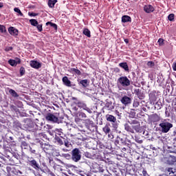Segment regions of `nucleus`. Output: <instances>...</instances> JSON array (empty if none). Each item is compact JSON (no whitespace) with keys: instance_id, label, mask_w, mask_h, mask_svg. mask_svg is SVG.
I'll use <instances>...</instances> for the list:
<instances>
[{"instance_id":"1","label":"nucleus","mask_w":176,"mask_h":176,"mask_svg":"<svg viewBox=\"0 0 176 176\" xmlns=\"http://www.w3.org/2000/svg\"><path fill=\"white\" fill-rule=\"evenodd\" d=\"M124 127L127 133H131V134H134L135 132L142 133V127L141 126L140 121L137 119L129 120L128 123L124 124Z\"/></svg>"},{"instance_id":"2","label":"nucleus","mask_w":176,"mask_h":176,"mask_svg":"<svg viewBox=\"0 0 176 176\" xmlns=\"http://www.w3.org/2000/svg\"><path fill=\"white\" fill-rule=\"evenodd\" d=\"M173 124L167 121V119H164L159 124L160 131L161 133H167L173 129Z\"/></svg>"},{"instance_id":"3","label":"nucleus","mask_w":176,"mask_h":176,"mask_svg":"<svg viewBox=\"0 0 176 176\" xmlns=\"http://www.w3.org/2000/svg\"><path fill=\"white\" fill-rule=\"evenodd\" d=\"M131 82L130 79L127 78L126 76H122L118 78L117 80V85L121 87H129L130 86Z\"/></svg>"},{"instance_id":"4","label":"nucleus","mask_w":176,"mask_h":176,"mask_svg":"<svg viewBox=\"0 0 176 176\" xmlns=\"http://www.w3.org/2000/svg\"><path fill=\"white\" fill-rule=\"evenodd\" d=\"M115 144L116 146H124V145L128 146V148L131 146V144L126 142V138L122 135L117 136Z\"/></svg>"},{"instance_id":"5","label":"nucleus","mask_w":176,"mask_h":176,"mask_svg":"<svg viewBox=\"0 0 176 176\" xmlns=\"http://www.w3.org/2000/svg\"><path fill=\"white\" fill-rule=\"evenodd\" d=\"M82 159V153L79 148H74L72 151V160L78 163Z\"/></svg>"},{"instance_id":"6","label":"nucleus","mask_w":176,"mask_h":176,"mask_svg":"<svg viewBox=\"0 0 176 176\" xmlns=\"http://www.w3.org/2000/svg\"><path fill=\"white\" fill-rule=\"evenodd\" d=\"M45 119L47 122H50L51 123H61V119H59L53 113H47L45 116Z\"/></svg>"},{"instance_id":"7","label":"nucleus","mask_w":176,"mask_h":176,"mask_svg":"<svg viewBox=\"0 0 176 176\" xmlns=\"http://www.w3.org/2000/svg\"><path fill=\"white\" fill-rule=\"evenodd\" d=\"M28 164L34 168V170H40L41 169V166H39V163L35 160L33 157H28Z\"/></svg>"},{"instance_id":"8","label":"nucleus","mask_w":176,"mask_h":176,"mask_svg":"<svg viewBox=\"0 0 176 176\" xmlns=\"http://www.w3.org/2000/svg\"><path fill=\"white\" fill-rule=\"evenodd\" d=\"M106 120L107 122H110V123H111L113 129H118V121L116 120V117L111 114H107L106 115Z\"/></svg>"},{"instance_id":"9","label":"nucleus","mask_w":176,"mask_h":176,"mask_svg":"<svg viewBox=\"0 0 176 176\" xmlns=\"http://www.w3.org/2000/svg\"><path fill=\"white\" fill-rule=\"evenodd\" d=\"M33 126H30L31 131H36L38 130H42V126H43V122H39L38 119H36L35 123H32Z\"/></svg>"},{"instance_id":"10","label":"nucleus","mask_w":176,"mask_h":176,"mask_svg":"<svg viewBox=\"0 0 176 176\" xmlns=\"http://www.w3.org/2000/svg\"><path fill=\"white\" fill-rule=\"evenodd\" d=\"M75 104L76 105H77V107H78V108H82V109H84V111H87L88 113H93L91 109L87 107V105H86L85 102L77 101V102H75Z\"/></svg>"},{"instance_id":"11","label":"nucleus","mask_w":176,"mask_h":176,"mask_svg":"<svg viewBox=\"0 0 176 176\" xmlns=\"http://www.w3.org/2000/svg\"><path fill=\"white\" fill-rule=\"evenodd\" d=\"M120 102L125 107H127V105H130L131 104V98L127 96H124L121 99Z\"/></svg>"},{"instance_id":"12","label":"nucleus","mask_w":176,"mask_h":176,"mask_svg":"<svg viewBox=\"0 0 176 176\" xmlns=\"http://www.w3.org/2000/svg\"><path fill=\"white\" fill-rule=\"evenodd\" d=\"M104 108L105 109H107V111H113V109H115V103L111 101L107 100Z\"/></svg>"},{"instance_id":"13","label":"nucleus","mask_w":176,"mask_h":176,"mask_svg":"<svg viewBox=\"0 0 176 176\" xmlns=\"http://www.w3.org/2000/svg\"><path fill=\"white\" fill-rule=\"evenodd\" d=\"M30 65L32 67V68L39 69V68L42 67V63L38 62L37 60H31L30 62Z\"/></svg>"},{"instance_id":"14","label":"nucleus","mask_w":176,"mask_h":176,"mask_svg":"<svg viewBox=\"0 0 176 176\" xmlns=\"http://www.w3.org/2000/svg\"><path fill=\"white\" fill-rule=\"evenodd\" d=\"M79 86H82L83 89H86V87H89L90 85V80L85 79L78 81Z\"/></svg>"},{"instance_id":"15","label":"nucleus","mask_w":176,"mask_h":176,"mask_svg":"<svg viewBox=\"0 0 176 176\" xmlns=\"http://www.w3.org/2000/svg\"><path fill=\"white\" fill-rule=\"evenodd\" d=\"M21 63V60L19 58H15V60L10 59L8 60V64L11 65V67H16L17 64H20Z\"/></svg>"},{"instance_id":"16","label":"nucleus","mask_w":176,"mask_h":176,"mask_svg":"<svg viewBox=\"0 0 176 176\" xmlns=\"http://www.w3.org/2000/svg\"><path fill=\"white\" fill-rule=\"evenodd\" d=\"M85 126L87 127V129L88 130H90V131H91V127H94V122L90 120V119H87L85 120Z\"/></svg>"},{"instance_id":"17","label":"nucleus","mask_w":176,"mask_h":176,"mask_svg":"<svg viewBox=\"0 0 176 176\" xmlns=\"http://www.w3.org/2000/svg\"><path fill=\"white\" fill-rule=\"evenodd\" d=\"M8 32L12 36H17L19 35V30L14 28V27H10L8 28Z\"/></svg>"},{"instance_id":"18","label":"nucleus","mask_w":176,"mask_h":176,"mask_svg":"<svg viewBox=\"0 0 176 176\" xmlns=\"http://www.w3.org/2000/svg\"><path fill=\"white\" fill-rule=\"evenodd\" d=\"M144 10L146 13H152V12H155V8L152 5H146L144 6Z\"/></svg>"},{"instance_id":"19","label":"nucleus","mask_w":176,"mask_h":176,"mask_svg":"<svg viewBox=\"0 0 176 176\" xmlns=\"http://www.w3.org/2000/svg\"><path fill=\"white\" fill-rule=\"evenodd\" d=\"M63 85H65V86H67V87H71L72 86V85H71V80H69V79H68V77L67 76H64L62 79Z\"/></svg>"},{"instance_id":"20","label":"nucleus","mask_w":176,"mask_h":176,"mask_svg":"<svg viewBox=\"0 0 176 176\" xmlns=\"http://www.w3.org/2000/svg\"><path fill=\"white\" fill-rule=\"evenodd\" d=\"M119 67L122 68L126 72H129V65H127V63H119Z\"/></svg>"},{"instance_id":"21","label":"nucleus","mask_w":176,"mask_h":176,"mask_svg":"<svg viewBox=\"0 0 176 176\" xmlns=\"http://www.w3.org/2000/svg\"><path fill=\"white\" fill-rule=\"evenodd\" d=\"M84 155L85 157H87V159H96V154L90 152H85L84 153Z\"/></svg>"},{"instance_id":"22","label":"nucleus","mask_w":176,"mask_h":176,"mask_svg":"<svg viewBox=\"0 0 176 176\" xmlns=\"http://www.w3.org/2000/svg\"><path fill=\"white\" fill-rule=\"evenodd\" d=\"M129 21H131V17L129 16L128 15H124L122 17V23H129Z\"/></svg>"},{"instance_id":"23","label":"nucleus","mask_w":176,"mask_h":176,"mask_svg":"<svg viewBox=\"0 0 176 176\" xmlns=\"http://www.w3.org/2000/svg\"><path fill=\"white\" fill-rule=\"evenodd\" d=\"M56 141L58 142V145H64V141H65V139L64 138L56 137Z\"/></svg>"},{"instance_id":"24","label":"nucleus","mask_w":176,"mask_h":176,"mask_svg":"<svg viewBox=\"0 0 176 176\" xmlns=\"http://www.w3.org/2000/svg\"><path fill=\"white\" fill-rule=\"evenodd\" d=\"M57 3V0H48L49 8H54V5Z\"/></svg>"},{"instance_id":"25","label":"nucleus","mask_w":176,"mask_h":176,"mask_svg":"<svg viewBox=\"0 0 176 176\" xmlns=\"http://www.w3.org/2000/svg\"><path fill=\"white\" fill-rule=\"evenodd\" d=\"M102 131L105 134H109V133H111V127H109V125H105L103 127Z\"/></svg>"},{"instance_id":"26","label":"nucleus","mask_w":176,"mask_h":176,"mask_svg":"<svg viewBox=\"0 0 176 176\" xmlns=\"http://www.w3.org/2000/svg\"><path fill=\"white\" fill-rule=\"evenodd\" d=\"M70 72H74V74H76V75H78V76L82 75V72H80V70L75 68H71Z\"/></svg>"},{"instance_id":"27","label":"nucleus","mask_w":176,"mask_h":176,"mask_svg":"<svg viewBox=\"0 0 176 176\" xmlns=\"http://www.w3.org/2000/svg\"><path fill=\"white\" fill-rule=\"evenodd\" d=\"M37 137H38L40 140H46L47 138V135L43 133H38Z\"/></svg>"},{"instance_id":"28","label":"nucleus","mask_w":176,"mask_h":176,"mask_svg":"<svg viewBox=\"0 0 176 176\" xmlns=\"http://www.w3.org/2000/svg\"><path fill=\"white\" fill-rule=\"evenodd\" d=\"M153 122H160V120H162V118L159 115L155 113L153 116Z\"/></svg>"},{"instance_id":"29","label":"nucleus","mask_w":176,"mask_h":176,"mask_svg":"<svg viewBox=\"0 0 176 176\" xmlns=\"http://www.w3.org/2000/svg\"><path fill=\"white\" fill-rule=\"evenodd\" d=\"M9 93H10V94H11V96L12 97H14V98L19 97V95H18L17 92H16V91H14L13 89H10Z\"/></svg>"},{"instance_id":"30","label":"nucleus","mask_w":176,"mask_h":176,"mask_svg":"<svg viewBox=\"0 0 176 176\" xmlns=\"http://www.w3.org/2000/svg\"><path fill=\"white\" fill-rule=\"evenodd\" d=\"M83 34L88 38H90V36H91V35L90 34V30H89V29L87 28L83 30Z\"/></svg>"},{"instance_id":"31","label":"nucleus","mask_w":176,"mask_h":176,"mask_svg":"<svg viewBox=\"0 0 176 176\" xmlns=\"http://www.w3.org/2000/svg\"><path fill=\"white\" fill-rule=\"evenodd\" d=\"M41 148H43L44 152H47V150L49 149V148H50V145L46 144H41Z\"/></svg>"},{"instance_id":"32","label":"nucleus","mask_w":176,"mask_h":176,"mask_svg":"<svg viewBox=\"0 0 176 176\" xmlns=\"http://www.w3.org/2000/svg\"><path fill=\"white\" fill-rule=\"evenodd\" d=\"M14 12L18 13V16H21V17H23V16H24V14H23V12H21V10H20L19 8H14Z\"/></svg>"},{"instance_id":"33","label":"nucleus","mask_w":176,"mask_h":176,"mask_svg":"<svg viewBox=\"0 0 176 176\" xmlns=\"http://www.w3.org/2000/svg\"><path fill=\"white\" fill-rule=\"evenodd\" d=\"M14 127H15V129H17L19 130V129H21V123H20V122L19 121H15L14 122Z\"/></svg>"},{"instance_id":"34","label":"nucleus","mask_w":176,"mask_h":176,"mask_svg":"<svg viewBox=\"0 0 176 176\" xmlns=\"http://www.w3.org/2000/svg\"><path fill=\"white\" fill-rule=\"evenodd\" d=\"M30 23L31 25H33L34 27H36L38 24V21H36V19H30Z\"/></svg>"},{"instance_id":"35","label":"nucleus","mask_w":176,"mask_h":176,"mask_svg":"<svg viewBox=\"0 0 176 176\" xmlns=\"http://www.w3.org/2000/svg\"><path fill=\"white\" fill-rule=\"evenodd\" d=\"M21 148H22V149H27L28 148V144L25 141L21 142Z\"/></svg>"},{"instance_id":"36","label":"nucleus","mask_w":176,"mask_h":176,"mask_svg":"<svg viewBox=\"0 0 176 176\" xmlns=\"http://www.w3.org/2000/svg\"><path fill=\"white\" fill-rule=\"evenodd\" d=\"M133 108H138V107H140V102L138 101V100L135 99L133 100Z\"/></svg>"},{"instance_id":"37","label":"nucleus","mask_w":176,"mask_h":176,"mask_svg":"<svg viewBox=\"0 0 176 176\" xmlns=\"http://www.w3.org/2000/svg\"><path fill=\"white\" fill-rule=\"evenodd\" d=\"M46 25H50V27H53L54 30H57V25H56V23H53L50 21H48L46 23Z\"/></svg>"},{"instance_id":"38","label":"nucleus","mask_w":176,"mask_h":176,"mask_svg":"<svg viewBox=\"0 0 176 176\" xmlns=\"http://www.w3.org/2000/svg\"><path fill=\"white\" fill-rule=\"evenodd\" d=\"M19 72H20V76H23L24 74H25V68L21 67L19 69Z\"/></svg>"},{"instance_id":"39","label":"nucleus","mask_w":176,"mask_h":176,"mask_svg":"<svg viewBox=\"0 0 176 176\" xmlns=\"http://www.w3.org/2000/svg\"><path fill=\"white\" fill-rule=\"evenodd\" d=\"M78 115L81 118V119H86V118H87L86 113H83L82 111H80Z\"/></svg>"},{"instance_id":"40","label":"nucleus","mask_w":176,"mask_h":176,"mask_svg":"<svg viewBox=\"0 0 176 176\" xmlns=\"http://www.w3.org/2000/svg\"><path fill=\"white\" fill-rule=\"evenodd\" d=\"M0 31L1 32H2V34L6 32V28L5 27V25H0Z\"/></svg>"},{"instance_id":"41","label":"nucleus","mask_w":176,"mask_h":176,"mask_svg":"<svg viewBox=\"0 0 176 176\" xmlns=\"http://www.w3.org/2000/svg\"><path fill=\"white\" fill-rule=\"evenodd\" d=\"M174 17H175L174 14H170L168 16V19L169 21H174Z\"/></svg>"},{"instance_id":"42","label":"nucleus","mask_w":176,"mask_h":176,"mask_svg":"<svg viewBox=\"0 0 176 176\" xmlns=\"http://www.w3.org/2000/svg\"><path fill=\"white\" fill-rule=\"evenodd\" d=\"M38 31H39V32H41V31H43V28H42V25H39L38 23L37 24V25L36 26Z\"/></svg>"},{"instance_id":"43","label":"nucleus","mask_w":176,"mask_h":176,"mask_svg":"<svg viewBox=\"0 0 176 176\" xmlns=\"http://www.w3.org/2000/svg\"><path fill=\"white\" fill-rule=\"evenodd\" d=\"M64 144L67 148H69V146H71V144H69V142H68V140H64Z\"/></svg>"},{"instance_id":"44","label":"nucleus","mask_w":176,"mask_h":176,"mask_svg":"<svg viewBox=\"0 0 176 176\" xmlns=\"http://www.w3.org/2000/svg\"><path fill=\"white\" fill-rule=\"evenodd\" d=\"M78 130L79 131H81V132H83V133H86V131H85V129L83 128V126H78Z\"/></svg>"},{"instance_id":"45","label":"nucleus","mask_w":176,"mask_h":176,"mask_svg":"<svg viewBox=\"0 0 176 176\" xmlns=\"http://www.w3.org/2000/svg\"><path fill=\"white\" fill-rule=\"evenodd\" d=\"M167 171H168V173H169L168 175H170V176H173V175H171V173L174 174V171L173 170V168H168Z\"/></svg>"},{"instance_id":"46","label":"nucleus","mask_w":176,"mask_h":176,"mask_svg":"<svg viewBox=\"0 0 176 176\" xmlns=\"http://www.w3.org/2000/svg\"><path fill=\"white\" fill-rule=\"evenodd\" d=\"M28 15L30 16L31 17H35V16H38V14L34 13V12H29Z\"/></svg>"},{"instance_id":"47","label":"nucleus","mask_w":176,"mask_h":176,"mask_svg":"<svg viewBox=\"0 0 176 176\" xmlns=\"http://www.w3.org/2000/svg\"><path fill=\"white\" fill-rule=\"evenodd\" d=\"M30 153H33L34 155L36 153V151L35 149H33L31 146L30 147Z\"/></svg>"},{"instance_id":"48","label":"nucleus","mask_w":176,"mask_h":176,"mask_svg":"<svg viewBox=\"0 0 176 176\" xmlns=\"http://www.w3.org/2000/svg\"><path fill=\"white\" fill-rule=\"evenodd\" d=\"M12 50H13V47H6V48H5L6 52H10Z\"/></svg>"},{"instance_id":"49","label":"nucleus","mask_w":176,"mask_h":176,"mask_svg":"<svg viewBox=\"0 0 176 176\" xmlns=\"http://www.w3.org/2000/svg\"><path fill=\"white\" fill-rule=\"evenodd\" d=\"M138 97L140 98V100H144V96L141 95V92H138Z\"/></svg>"},{"instance_id":"50","label":"nucleus","mask_w":176,"mask_h":176,"mask_svg":"<svg viewBox=\"0 0 176 176\" xmlns=\"http://www.w3.org/2000/svg\"><path fill=\"white\" fill-rule=\"evenodd\" d=\"M147 65L148 67H153V65H155V63L152 61H149V62H148Z\"/></svg>"},{"instance_id":"51","label":"nucleus","mask_w":176,"mask_h":176,"mask_svg":"<svg viewBox=\"0 0 176 176\" xmlns=\"http://www.w3.org/2000/svg\"><path fill=\"white\" fill-rule=\"evenodd\" d=\"M163 42H164V40H163V38H159L158 43H159V45H160V46H162V45H163Z\"/></svg>"},{"instance_id":"52","label":"nucleus","mask_w":176,"mask_h":176,"mask_svg":"<svg viewBox=\"0 0 176 176\" xmlns=\"http://www.w3.org/2000/svg\"><path fill=\"white\" fill-rule=\"evenodd\" d=\"M135 141H136V142H138V144H142V140H140L136 138Z\"/></svg>"},{"instance_id":"53","label":"nucleus","mask_w":176,"mask_h":176,"mask_svg":"<svg viewBox=\"0 0 176 176\" xmlns=\"http://www.w3.org/2000/svg\"><path fill=\"white\" fill-rule=\"evenodd\" d=\"M172 68H173V71H176V62L173 63V64L172 65Z\"/></svg>"},{"instance_id":"54","label":"nucleus","mask_w":176,"mask_h":176,"mask_svg":"<svg viewBox=\"0 0 176 176\" xmlns=\"http://www.w3.org/2000/svg\"><path fill=\"white\" fill-rule=\"evenodd\" d=\"M108 138H110V140H113V135H112V133H108Z\"/></svg>"},{"instance_id":"55","label":"nucleus","mask_w":176,"mask_h":176,"mask_svg":"<svg viewBox=\"0 0 176 176\" xmlns=\"http://www.w3.org/2000/svg\"><path fill=\"white\" fill-rule=\"evenodd\" d=\"M142 174H143L144 176H146V174H147L146 170H144L142 171Z\"/></svg>"},{"instance_id":"56","label":"nucleus","mask_w":176,"mask_h":176,"mask_svg":"<svg viewBox=\"0 0 176 176\" xmlns=\"http://www.w3.org/2000/svg\"><path fill=\"white\" fill-rule=\"evenodd\" d=\"M172 159H173V163H175L176 157H172Z\"/></svg>"},{"instance_id":"57","label":"nucleus","mask_w":176,"mask_h":176,"mask_svg":"<svg viewBox=\"0 0 176 176\" xmlns=\"http://www.w3.org/2000/svg\"><path fill=\"white\" fill-rule=\"evenodd\" d=\"M65 157H70V155L69 154H65L64 155Z\"/></svg>"},{"instance_id":"58","label":"nucleus","mask_w":176,"mask_h":176,"mask_svg":"<svg viewBox=\"0 0 176 176\" xmlns=\"http://www.w3.org/2000/svg\"><path fill=\"white\" fill-rule=\"evenodd\" d=\"M124 41L125 43H129V39L125 38Z\"/></svg>"},{"instance_id":"59","label":"nucleus","mask_w":176,"mask_h":176,"mask_svg":"<svg viewBox=\"0 0 176 176\" xmlns=\"http://www.w3.org/2000/svg\"><path fill=\"white\" fill-rule=\"evenodd\" d=\"M3 8V3H0V8Z\"/></svg>"},{"instance_id":"60","label":"nucleus","mask_w":176,"mask_h":176,"mask_svg":"<svg viewBox=\"0 0 176 176\" xmlns=\"http://www.w3.org/2000/svg\"><path fill=\"white\" fill-rule=\"evenodd\" d=\"M116 115H118V116H120V114L119 113L118 111H116Z\"/></svg>"},{"instance_id":"61","label":"nucleus","mask_w":176,"mask_h":176,"mask_svg":"<svg viewBox=\"0 0 176 176\" xmlns=\"http://www.w3.org/2000/svg\"><path fill=\"white\" fill-rule=\"evenodd\" d=\"M176 135V131H173V135Z\"/></svg>"},{"instance_id":"62","label":"nucleus","mask_w":176,"mask_h":176,"mask_svg":"<svg viewBox=\"0 0 176 176\" xmlns=\"http://www.w3.org/2000/svg\"><path fill=\"white\" fill-rule=\"evenodd\" d=\"M167 112H168V111H167V109H166L165 111L166 115H167Z\"/></svg>"},{"instance_id":"63","label":"nucleus","mask_w":176,"mask_h":176,"mask_svg":"<svg viewBox=\"0 0 176 176\" xmlns=\"http://www.w3.org/2000/svg\"><path fill=\"white\" fill-rule=\"evenodd\" d=\"M72 100H76V98H72Z\"/></svg>"},{"instance_id":"64","label":"nucleus","mask_w":176,"mask_h":176,"mask_svg":"<svg viewBox=\"0 0 176 176\" xmlns=\"http://www.w3.org/2000/svg\"><path fill=\"white\" fill-rule=\"evenodd\" d=\"M122 151H126V148H122Z\"/></svg>"}]
</instances>
